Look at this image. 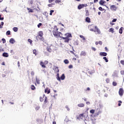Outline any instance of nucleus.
Wrapping results in <instances>:
<instances>
[{"label": "nucleus", "mask_w": 124, "mask_h": 124, "mask_svg": "<svg viewBox=\"0 0 124 124\" xmlns=\"http://www.w3.org/2000/svg\"><path fill=\"white\" fill-rule=\"evenodd\" d=\"M87 6H88L87 4H79L78 6V9L79 10H80V9H82V8H84V7H87Z\"/></svg>", "instance_id": "f257e3e1"}, {"label": "nucleus", "mask_w": 124, "mask_h": 124, "mask_svg": "<svg viewBox=\"0 0 124 124\" xmlns=\"http://www.w3.org/2000/svg\"><path fill=\"white\" fill-rule=\"evenodd\" d=\"M94 29H95V30H94V32H95V31H97V33L98 34H100V33H101V32H100V30H99V29H98V28L97 27V26H95V27H94Z\"/></svg>", "instance_id": "f03ea898"}, {"label": "nucleus", "mask_w": 124, "mask_h": 124, "mask_svg": "<svg viewBox=\"0 0 124 124\" xmlns=\"http://www.w3.org/2000/svg\"><path fill=\"white\" fill-rule=\"evenodd\" d=\"M2 56L4 58H8L9 57V54L7 52H3L2 54Z\"/></svg>", "instance_id": "7ed1b4c3"}, {"label": "nucleus", "mask_w": 124, "mask_h": 124, "mask_svg": "<svg viewBox=\"0 0 124 124\" xmlns=\"http://www.w3.org/2000/svg\"><path fill=\"white\" fill-rule=\"evenodd\" d=\"M99 55L102 57H106V56H107V53L105 52H100Z\"/></svg>", "instance_id": "20e7f679"}, {"label": "nucleus", "mask_w": 124, "mask_h": 124, "mask_svg": "<svg viewBox=\"0 0 124 124\" xmlns=\"http://www.w3.org/2000/svg\"><path fill=\"white\" fill-rule=\"evenodd\" d=\"M53 32V34L54 36H58V37H60L61 35H60L58 33V32H56L55 31H52Z\"/></svg>", "instance_id": "39448f33"}, {"label": "nucleus", "mask_w": 124, "mask_h": 124, "mask_svg": "<svg viewBox=\"0 0 124 124\" xmlns=\"http://www.w3.org/2000/svg\"><path fill=\"white\" fill-rule=\"evenodd\" d=\"M65 36H66V37H67V38L72 37V34H71V33H66L65 34Z\"/></svg>", "instance_id": "423d86ee"}, {"label": "nucleus", "mask_w": 124, "mask_h": 124, "mask_svg": "<svg viewBox=\"0 0 124 124\" xmlns=\"http://www.w3.org/2000/svg\"><path fill=\"white\" fill-rule=\"evenodd\" d=\"M110 9H113L114 11H116L117 10V7L115 5H112L110 6Z\"/></svg>", "instance_id": "0eeeda50"}, {"label": "nucleus", "mask_w": 124, "mask_h": 124, "mask_svg": "<svg viewBox=\"0 0 124 124\" xmlns=\"http://www.w3.org/2000/svg\"><path fill=\"white\" fill-rule=\"evenodd\" d=\"M9 42L11 43V44H14L15 42H16V41H15V39L14 38H12L10 39Z\"/></svg>", "instance_id": "6e6552de"}, {"label": "nucleus", "mask_w": 124, "mask_h": 124, "mask_svg": "<svg viewBox=\"0 0 124 124\" xmlns=\"http://www.w3.org/2000/svg\"><path fill=\"white\" fill-rule=\"evenodd\" d=\"M60 78V82H61V80H64V79H65V76L64 75V74H62Z\"/></svg>", "instance_id": "1a4fd4ad"}, {"label": "nucleus", "mask_w": 124, "mask_h": 124, "mask_svg": "<svg viewBox=\"0 0 124 124\" xmlns=\"http://www.w3.org/2000/svg\"><path fill=\"white\" fill-rule=\"evenodd\" d=\"M45 93H51V90L48 88H46L45 90Z\"/></svg>", "instance_id": "9d476101"}, {"label": "nucleus", "mask_w": 124, "mask_h": 124, "mask_svg": "<svg viewBox=\"0 0 124 124\" xmlns=\"http://www.w3.org/2000/svg\"><path fill=\"white\" fill-rule=\"evenodd\" d=\"M84 118V114L82 113L79 115L78 117L77 118L78 120H80V119H83Z\"/></svg>", "instance_id": "9b49d317"}, {"label": "nucleus", "mask_w": 124, "mask_h": 124, "mask_svg": "<svg viewBox=\"0 0 124 124\" xmlns=\"http://www.w3.org/2000/svg\"><path fill=\"white\" fill-rule=\"evenodd\" d=\"M56 79L58 80V81H59V82H61V78L60 77V74L57 73L56 75Z\"/></svg>", "instance_id": "f8f14e48"}, {"label": "nucleus", "mask_w": 124, "mask_h": 124, "mask_svg": "<svg viewBox=\"0 0 124 124\" xmlns=\"http://www.w3.org/2000/svg\"><path fill=\"white\" fill-rule=\"evenodd\" d=\"M40 64L42 67H43V68H46V66L45 65V63H44L43 62H41Z\"/></svg>", "instance_id": "ddd939ff"}, {"label": "nucleus", "mask_w": 124, "mask_h": 124, "mask_svg": "<svg viewBox=\"0 0 124 124\" xmlns=\"http://www.w3.org/2000/svg\"><path fill=\"white\" fill-rule=\"evenodd\" d=\"M43 98H45L44 103L45 104H46V103H47L48 101L47 100V97L45 96V94L43 95Z\"/></svg>", "instance_id": "4468645a"}, {"label": "nucleus", "mask_w": 124, "mask_h": 124, "mask_svg": "<svg viewBox=\"0 0 124 124\" xmlns=\"http://www.w3.org/2000/svg\"><path fill=\"white\" fill-rule=\"evenodd\" d=\"M99 5H102L103 6H106V5L104 4L103 2V0H101L99 2Z\"/></svg>", "instance_id": "2eb2a0df"}, {"label": "nucleus", "mask_w": 124, "mask_h": 124, "mask_svg": "<svg viewBox=\"0 0 124 124\" xmlns=\"http://www.w3.org/2000/svg\"><path fill=\"white\" fill-rule=\"evenodd\" d=\"M85 21L87 23H91V18L89 17H86L85 18Z\"/></svg>", "instance_id": "dca6fc26"}, {"label": "nucleus", "mask_w": 124, "mask_h": 124, "mask_svg": "<svg viewBox=\"0 0 124 124\" xmlns=\"http://www.w3.org/2000/svg\"><path fill=\"white\" fill-rule=\"evenodd\" d=\"M38 36H40V37H42L43 36V31H39Z\"/></svg>", "instance_id": "f3484780"}, {"label": "nucleus", "mask_w": 124, "mask_h": 124, "mask_svg": "<svg viewBox=\"0 0 124 124\" xmlns=\"http://www.w3.org/2000/svg\"><path fill=\"white\" fill-rule=\"evenodd\" d=\"M78 107H80V108L85 107V104H84L83 103L78 104Z\"/></svg>", "instance_id": "a211bd4d"}, {"label": "nucleus", "mask_w": 124, "mask_h": 124, "mask_svg": "<svg viewBox=\"0 0 124 124\" xmlns=\"http://www.w3.org/2000/svg\"><path fill=\"white\" fill-rule=\"evenodd\" d=\"M123 31H124V27H121V28L119 30V32L120 34L123 33Z\"/></svg>", "instance_id": "6ab92c4d"}, {"label": "nucleus", "mask_w": 124, "mask_h": 124, "mask_svg": "<svg viewBox=\"0 0 124 124\" xmlns=\"http://www.w3.org/2000/svg\"><path fill=\"white\" fill-rule=\"evenodd\" d=\"M27 10H28L29 13H32V12H33V10L30 8H27Z\"/></svg>", "instance_id": "aec40b11"}, {"label": "nucleus", "mask_w": 124, "mask_h": 124, "mask_svg": "<svg viewBox=\"0 0 124 124\" xmlns=\"http://www.w3.org/2000/svg\"><path fill=\"white\" fill-rule=\"evenodd\" d=\"M65 64H68L69 63V61L67 59H65L63 61Z\"/></svg>", "instance_id": "412c9836"}, {"label": "nucleus", "mask_w": 124, "mask_h": 124, "mask_svg": "<svg viewBox=\"0 0 124 124\" xmlns=\"http://www.w3.org/2000/svg\"><path fill=\"white\" fill-rule=\"evenodd\" d=\"M119 93H124V89L120 88L119 91Z\"/></svg>", "instance_id": "4be33fe9"}, {"label": "nucleus", "mask_w": 124, "mask_h": 124, "mask_svg": "<svg viewBox=\"0 0 124 124\" xmlns=\"http://www.w3.org/2000/svg\"><path fill=\"white\" fill-rule=\"evenodd\" d=\"M13 31H15V32H17L18 31V28L17 27H14L13 28Z\"/></svg>", "instance_id": "5701e85b"}, {"label": "nucleus", "mask_w": 124, "mask_h": 124, "mask_svg": "<svg viewBox=\"0 0 124 124\" xmlns=\"http://www.w3.org/2000/svg\"><path fill=\"white\" fill-rule=\"evenodd\" d=\"M108 31L109 32H111L112 33H114V29L113 28H111L109 29Z\"/></svg>", "instance_id": "b1692460"}, {"label": "nucleus", "mask_w": 124, "mask_h": 124, "mask_svg": "<svg viewBox=\"0 0 124 124\" xmlns=\"http://www.w3.org/2000/svg\"><path fill=\"white\" fill-rule=\"evenodd\" d=\"M86 55V53L85 51H81L80 53V56H83V57H85Z\"/></svg>", "instance_id": "393cba45"}, {"label": "nucleus", "mask_w": 124, "mask_h": 124, "mask_svg": "<svg viewBox=\"0 0 124 124\" xmlns=\"http://www.w3.org/2000/svg\"><path fill=\"white\" fill-rule=\"evenodd\" d=\"M35 79H36V81L37 84H40V80H39V79L37 78V76H36Z\"/></svg>", "instance_id": "a878e982"}, {"label": "nucleus", "mask_w": 124, "mask_h": 124, "mask_svg": "<svg viewBox=\"0 0 124 124\" xmlns=\"http://www.w3.org/2000/svg\"><path fill=\"white\" fill-rule=\"evenodd\" d=\"M103 60H104V61L106 62H109V61L108 60V59L106 57H104L103 58Z\"/></svg>", "instance_id": "bb28decb"}, {"label": "nucleus", "mask_w": 124, "mask_h": 124, "mask_svg": "<svg viewBox=\"0 0 124 124\" xmlns=\"http://www.w3.org/2000/svg\"><path fill=\"white\" fill-rule=\"evenodd\" d=\"M64 42L65 43H69V39L68 38L66 37V39L64 40Z\"/></svg>", "instance_id": "cd10ccee"}, {"label": "nucleus", "mask_w": 124, "mask_h": 124, "mask_svg": "<svg viewBox=\"0 0 124 124\" xmlns=\"http://www.w3.org/2000/svg\"><path fill=\"white\" fill-rule=\"evenodd\" d=\"M28 41L30 43V44H31V46H32V41L31 40V39H28Z\"/></svg>", "instance_id": "c85d7f7f"}, {"label": "nucleus", "mask_w": 124, "mask_h": 124, "mask_svg": "<svg viewBox=\"0 0 124 124\" xmlns=\"http://www.w3.org/2000/svg\"><path fill=\"white\" fill-rule=\"evenodd\" d=\"M117 85H118V83H117V82H116V81L112 82V86H113V87H116L117 86Z\"/></svg>", "instance_id": "c756f323"}, {"label": "nucleus", "mask_w": 124, "mask_h": 124, "mask_svg": "<svg viewBox=\"0 0 124 124\" xmlns=\"http://www.w3.org/2000/svg\"><path fill=\"white\" fill-rule=\"evenodd\" d=\"M6 34L7 35H10V34H11V32L10 31H7L6 32Z\"/></svg>", "instance_id": "7c9ffc66"}, {"label": "nucleus", "mask_w": 124, "mask_h": 124, "mask_svg": "<svg viewBox=\"0 0 124 124\" xmlns=\"http://www.w3.org/2000/svg\"><path fill=\"white\" fill-rule=\"evenodd\" d=\"M53 5H55V3H52L51 4H48L47 5V6H48V7H52V6H53Z\"/></svg>", "instance_id": "2f4dec72"}, {"label": "nucleus", "mask_w": 124, "mask_h": 124, "mask_svg": "<svg viewBox=\"0 0 124 124\" xmlns=\"http://www.w3.org/2000/svg\"><path fill=\"white\" fill-rule=\"evenodd\" d=\"M85 11H86L85 16H89L90 14L89 13V10H86Z\"/></svg>", "instance_id": "473e14b6"}, {"label": "nucleus", "mask_w": 124, "mask_h": 124, "mask_svg": "<svg viewBox=\"0 0 124 124\" xmlns=\"http://www.w3.org/2000/svg\"><path fill=\"white\" fill-rule=\"evenodd\" d=\"M54 12H55V11H54V10H51L50 11L49 15H50V16L53 15V13H54Z\"/></svg>", "instance_id": "72a5a7b5"}, {"label": "nucleus", "mask_w": 124, "mask_h": 124, "mask_svg": "<svg viewBox=\"0 0 124 124\" xmlns=\"http://www.w3.org/2000/svg\"><path fill=\"white\" fill-rule=\"evenodd\" d=\"M31 89L32 91H34V90H35V86H34V85H31Z\"/></svg>", "instance_id": "f704fd0d"}, {"label": "nucleus", "mask_w": 124, "mask_h": 124, "mask_svg": "<svg viewBox=\"0 0 124 124\" xmlns=\"http://www.w3.org/2000/svg\"><path fill=\"white\" fill-rule=\"evenodd\" d=\"M79 37H80V38H82L83 40H86V38H85V37L83 35H79Z\"/></svg>", "instance_id": "c9c22d12"}, {"label": "nucleus", "mask_w": 124, "mask_h": 124, "mask_svg": "<svg viewBox=\"0 0 124 124\" xmlns=\"http://www.w3.org/2000/svg\"><path fill=\"white\" fill-rule=\"evenodd\" d=\"M98 9L100 10V11H104L105 10V9L102 8L101 7H99Z\"/></svg>", "instance_id": "e433bc0d"}, {"label": "nucleus", "mask_w": 124, "mask_h": 124, "mask_svg": "<svg viewBox=\"0 0 124 124\" xmlns=\"http://www.w3.org/2000/svg\"><path fill=\"white\" fill-rule=\"evenodd\" d=\"M1 40L2 41L3 44H4V43H5V42H6V40H5V39H4L3 38H2Z\"/></svg>", "instance_id": "4c0bfd02"}, {"label": "nucleus", "mask_w": 124, "mask_h": 124, "mask_svg": "<svg viewBox=\"0 0 124 124\" xmlns=\"http://www.w3.org/2000/svg\"><path fill=\"white\" fill-rule=\"evenodd\" d=\"M2 15L0 14V21H3V20H4V17H1Z\"/></svg>", "instance_id": "58836bf2"}, {"label": "nucleus", "mask_w": 124, "mask_h": 124, "mask_svg": "<svg viewBox=\"0 0 124 124\" xmlns=\"http://www.w3.org/2000/svg\"><path fill=\"white\" fill-rule=\"evenodd\" d=\"M74 44V45H78L79 43H78V41H75Z\"/></svg>", "instance_id": "ea45409f"}, {"label": "nucleus", "mask_w": 124, "mask_h": 124, "mask_svg": "<svg viewBox=\"0 0 124 124\" xmlns=\"http://www.w3.org/2000/svg\"><path fill=\"white\" fill-rule=\"evenodd\" d=\"M42 23H40L37 25V27L38 28H40V27H42Z\"/></svg>", "instance_id": "a19ab883"}, {"label": "nucleus", "mask_w": 124, "mask_h": 124, "mask_svg": "<svg viewBox=\"0 0 124 124\" xmlns=\"http://www.w3.org/2000/svg\"><path fill=\"white\" fill-rule=\"evenodd\" d=\"M33 54H34V55L36 56V49L33 50Z\"/></svg>", "instance_id": "79ce46f5"}, {"label": "nucleus", "mask_w": 124, "mask_h": 124, "mask_svg": "<svg viewBox=\"0 0 124 124\" xmlns=\"http://www.w3.org/2000/svg\"><path fill=\"white\" fill-rule=\"evenodd\" d=\"M117 22V18H113L112 20V23H115Z\"/></svg>", "instance_id": "37998d69"}, {"label": "nucleus", "mask_w": 124, "mask_h": 124, "mask_svg": "<svg viewBox=\"0 0 124 124\" xmlns=\"http://www.w3.org/2000/svg\"><path fill=\"white\" fill-rule=\"evenodd\" d=\"M59 37H60V38H62V39H63V40H65V39H66V37H62V36H59Z\"/></svg>", "instance_id": "c03bdc74"}, {"label": "nucleus", "mask_w": 124, "mask_h": 124, "mask_svg": "<svg viewBox=\"0 0 124 124\" xmlns=\"http://www.w3.org/2000/svg\"><path fill=\"white\" fill-rule=\"evenodd\" d=\"M91 114H94V109H91L90 110Z\"/></svg>", "instance_id": "a18cd8bd"}, {"label": "nucleus", "mask_w": 124, "mask_h": 124, "mask_svg": "<svg viewBox=\"0 0 124 124\" xmlns=\"http://www.w3.org/2000/svg\"><path fill=\"white\" fill-rule=\"evenodd\" d=\"M106 83H107L108 84V83L110 82V79L109 78H107L106 79Z\"/></svg>", "instance_id": "49530a36"}, {"label": "nucleus", "mask_w": 124, "mask_h": 124, "mask_svg": "<svg viewBox=\"0 0 124 124\" xmlns=\"http://www.w3.org/2000/svg\"><path fill=\"white\" fill-rule=\"evenodd\" d=\"M55 3H60L61 2V0H55Z\"/></svg>", "instance_id": "de8ad7c7"}, {"label": "nucleus", "mask_w": 124, "mask_h": 124, "mask_svg": "<svg viewBox=\"0 0 124 124\" xmlns=\"http://www.w3.org/2000/svg\"><path fill=\"white\" fill-rule=\"evenodd\" d=\"M68 68H69L70 69H71V68H73V65H72V64H70L68 66Z\"/></svg>", "instance_id": "09e8293b"}, {"label": "nucleus", "mask_w": 124, "mask_h": 124, "mask_svg": "<svg viewBox=\"0 0 124 124\" xmlns=\"http://www.w3.org/2000/svg\"><path fill=\"white\" fill-rule=\"evenodd\" d=\"M43 15H45L46 17H48V15H47V12H45L44 13H43Z\"/></svg>", "instance_id": "8fccbe9b"}, {"label": "nucleus", "mask_w": 124, "mask_h": 124, "mask_svg": "<svg viewBox=\"0 0 124 124\" xmlns=\"http://www.w3.org/2000/svg\"><path fill=\"white\" fill-rule=\"evenodd\" d=\"M120 63H121V64H123V65H124V60H121L120 61Z\"/></svg>", "instance_id": "3c124183"}, {"label": "nucleus", "mask_w": 124, "mask_h": 124, "mask_svg": "<svg viewBox=\"0 0 124 124\" xmlns=\"http://www.w3.org/2000/svg\"><path fill=\"white\" fill-rule=\"evenodd\" d=\"M121 75H124V70H121L120 72Z\"/></svg>", "instance_id": "603ef678"}, {"label": "nucleus", "mask_w": 124, "mask_h": 124, "mask_svg": "<svg viewBox=\"0 0 124 124\" xmlns=\"http://www.w3.org/2000/svg\"><path fill=\"white\" fill-rule=\"evenodd\" d=\"M46 50H47V51H48V52L50 53V52H51V48H50L49 47H47Z\"/></svg>", "instance_id": "864d4df0"}, {"label": "nucleus", "mask_w": 124, "mask_h": 124, "mask_svg": "<svg viewBox=\"0 0 124 124\" xmlns=\"http://www.w3.org/2000/svg\"><path fill=\"white\" fill-rule=\"evenodd\" d=\"M92 50H93V51H96V48L94 47H92Z\"/></svg>", "instance_id": "5fc2aeb1"}, {"label": "nucleus", "mask_w": 124, "mask_h": 124, "mask_svg": "<svg viewBox=\"0 0 124 124\" xmlns=\"http://www.w3.org/2000/svg\"><path fill=\"white\" fill-rule=\"evenodd\" d=\"M31 76H34V72L31 71Z\"/></svg>", "instance_id": "6e6d98bb"}, {"label": "nucleus", "mask_w": 124, "mask_h": 124, "mask_svg": "<svg viewBox=\"0 0 124 124\" xmlns=\"http://www.w3.org/2000/svg\"><path fill=\"white\" fill-rule=\"evenodd\" d=\"M40 101H41V102H42V101H43V97H40Z\"/></svg>", "instance_id": "4d7b16f0"}, {"label": "nucleus", "mask_w": 124, "mask_h": 124, "mask_svg": "<svg viewBox=\"0 0 124 124\" xmlns=\"http://www.w3.org/2000/svg\"><path fill=\"white\" fill-rule=\"evenodd\" d=\"M65 108H67V111H69V110H70V109H69V108L68 107V106H66Z\"/></svg>", "instance_id": "13d9d810"}, {"label": "nucleus", "mask_w": 124, "mask_h": 124, "mask_svg": "<svg viewBox=\"0 0 124 124\" xmlns=\"http://www.w3.org/2000/svg\"><path fill=\"white\" fill-rule=\"evenodd\" d=\"M55 69L57 70V72H60V70L59 69V68L58 67H56Z\"/></svg>", "instance_id": "bf43d9fd"}, {"label": "nucleus", "mask_w": 124, "mask_h": 124, "mask_svg": "<svg viewBox=\"0 0 124 124\" xmlns=\"http://www.w3.org/2000/svg\"><path fill=\"white\" fill-rule=\"evenodd\" d=\"M118 102L119 103L118 104V106H121V104L122 103V101H119Z\"/></svg>", "instance_id": "052dcab7"}, {"label": "nucleus", "mask_w": 124, "mask_h": 124, "mask_svg": "<svg viewBox=\"0 0 124 124\" xmlns=\"http://www.w3.org/2000/svg\"><path fill=\"white\" fill-rule=\"evenodd\" d=\"M54 1V0H48V2L49 3H51V2H53Z\"/></svg>", "instance_id": "680f3d73"}, {"label": "nucleus", "mask_w": 124, "mask_h": 124, "mask_svg": "<svg viewBox=\"0 0 124 124\" xmlns=\"http://www.w3.org/2000/svg\"><path fill=\"white\" fill-rule=\"evenodd\" d=\"M99 115V111L95 113V116H98Z\"/></svg>", "instance_id": "e2e57ef3"}, {"label": "nucleus", "mask_w": 124, "mask_h": 124, "mask_svg": "<svg viewBox=\"0 0 124 124\" xmlns=\"http://www.w3.org/2000/svg\"><path fill=\"white\" fill-rule=\"evenodd\" d=\"M88 73H89V74H90V75H92L93 74V72L88 71Z\"/></svg>", "instance_id": "0e129e2a"}, {"label": "nucleus", "mask_w": 124, "mask_h": 124, "mask_svg": "<svg viewBox=\"0 0 124 124\" xmlns=\"http://www.w3.org/2000/svg\"><path fill=\"white\" fill-rule=\"evenodd\" d=\"M99 44L100 45H102V42L101 41H99Z\"/></svg>", "instance_id": "69168bd1"}, {"label": "nucleus", "mask_w": 124, "mask_h": 124, "mask_svg": "<svg viewBox=\"0 0 124 124\" xmlns=\"http://www.w3.org/2000/svg\"><path fill=\"white\" fill-rule=\"evenodd\" d=\"M3 25H4V22H3V21L1 22V26L2 27Z\"/></svg>", "instance_id": "338daca9"}, {"label": "nucleus", "mask_w": 124, "mask_h": 124, "mask_svg": "<svg viewBox=\"0 0 124 124\" xmlns=\"http://www.w3.org/2000/svg\"><path fill=\"white\" fill-rule=\"evenodd\" d=\"M105 49L106 50V51H107V52H108V48H107V47H105Z\"/></svg>", "instance_id": "774afa93"}]
</instances>
